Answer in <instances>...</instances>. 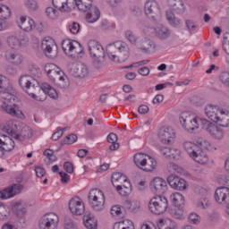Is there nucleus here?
I'll return each mask as SVG.
<instances>
[{"instance_id":"f257e3e1","label":"nucleus","mask_w":229,"mask_h":229,"mask_svg":"<svg viewBox=\"0 0 229 229\" xmlns=\"http://www.w3.org/2000/svg\"><path fill=\"white\" fill-rule=\"evenodd\" d=\"M0 89L4 93L0 97V107L5 114L11 117H21L22 111L19 106V98L10 93L12 90V84L10 80L3 75H0Z\"/></svg>"},{"instance_id":"f03ea898","label":"nucleus","mask_w":229,"mask_h":229,"mask_svg":"<svg viewBox=\"0 0 229 229\" xmlns=\"http://www.w3.org/2000/svg\"><path fill=\"white\" fill-rule=\"evenodd\" d=\"M108 58L114 62H126L130 58V47L123 41H115L106 47Z\"/></svg>"},{"instance_id":"7ed1b4c3","label":"nucleus","mask_w":229,"mask_h":229,"mask_svg":"<svg viewBox=\"0 0 229 229\" xmlns=\"http://www.w3.org/2000/svg\"><path fill=\"white\" fill-rule=\"evenodd\" d=\"M52 4L63 13H69L74 8H78L80 12H85L87 6H90V0H53Z\"/></svg>"},{"instance_id":"20e7f679","label":"nucleus","mask_w":229,"mask_h":229,"mask_svg":"<svg viewBox=\"0 0 229 229\" xmlns=\"http://www.w3.org/2000/svg\"><path fill=\"white\" fill-rule=\"evenodd\" d=\"M88 49L92 58L94 67H96V69H101V65H103V62H105L106 56L103 46L97 40H89L88 42Z\"/></svg>"},{"instance_id":"39448f33","label":"nucleus","mask_w":229,"mask_h":229,"mask_svg":"<svg viewBox=\"0 0 229 229\" xmlns=\"http://www.w3.org/2000/svg\"><path fill=\"white\" fill-rule=\"evenodd\" d=\"M89 203L95 212L105 210V193L99 189H92L88 195Z\"/></svg>"},{"instance_id":"423d86ee","label":"nucleus","mask_w":229,"mask_h":229,"mask_svg":"<svg viewBox=\"0 0 229 229\" xmlns=\"http://www.w3.org/2000/svg\"><path fill=\"white\" fill-rule=\"evenodd\" d=\"M201 121H203V119L196 117L194 114H191V113L188 112L182 113L180 116L181 124L186 131L190 132L194 131V130H198Z\"/></svg>"},{"instance_id":"0eeeda50","label":"nucleus","mask_w":229,"mask_h":229,"mask_svg":"<svg viewBox=\"0 0 229 229\" xmlns=\"http://www.w3.org/2000/svg\"><path fill=\"white\" fill-rule=\"evenodd\" d=\"M62 48L64 53L72 58H76L78 55L83 53V47H81V44L72 39H64L62 41Z\"/></svg>"},{"instance_id":"6e6552de","label":"nucleus","mask_w":229,"mask_h":229,"mask_svg":"<svg viewBox=\"0 0 229 229\" xmlns=\"http://www.w3.org/2000/svg\"><path fill=\"white\" fill-rule=\"evenodd\" d=\"M167 207H169V204L165 197H154L149 200L148 203V209L152 214H155L156 216L164 214V212L167 210Z\"/></svg>"},{"instance_id":"1a4fd4ad","label":"nucleus","mask_w":229,"mask_h":229,"mask_svg":"<svg viewBox=\"0 0 229 229\" xmlns=\"http://www.w3.org/2000/svg\"><path fill=\"white\" fill-rule=\"evenodd\" d=\"M200 124L207 132L215 139V140H222L225 137V131L221 127L216 125V123H211L208 120H200Z\"/></svg>"},{"instance_id":"9d476101","label":"nucleus","mask_w":229,"mask_h":229,"mask_svg":"<svg viewBox=\"0 0 229 229\" xmlns=\"http://www.w3.org/2000/svg\"><path fill=\"white\" fill-rule=\"evenodd\" d=\"M60 219L55 213L45 214L38 221L39 229H56Z\"/></svg>"},{"instance_id":"9b49d317","label":"nucleus","mask_w":229,"mask_h":229,"mask_svg":"<svg viewBox=\"0 0 229 229\" xmlns=\"http://www.w3.org/2000/svg\"><path fill=\"white\" fill-rule=\"evenodd\" d=\"M19 85L29 96L38 89V81L30 75H21L19 80Z\"/></svg>"},{"instance_id":"f8f14e48","label":"nucleus","mask_w":229,"mask_h":229,"mask_svg":"<svg viewBox=\"0 0 229 229\" xmlns=\"http://www.w3.org/2000/svg\"><path fill=\"white\" fill-rule=\"evenodd\" d=\"M41 49L47 58H56L58 55V47L51 37H47L42 40Z\"/></svg>"},{"instance_id":"ddd939ff","label":"nucleus","mask_w":229,"mask_h":229,"mask_svg":"<svg viewBox=\"0 0 229 229\" xmlns=\"http://www.w3.org/2000/svg\"><path fill=\"white\" fill-rule=\"evenodd\" d=\"M26 42H28V38L21 31H17L7 38V44L12 49H21Z\"/></svg>"},{"instance_id":"4468645a","label":"nucleus","mask_w":229,"mask_h":229,"mask_svg":"<svg viewBox=\"0 0 229 229\" xmlns=\"http://www.w3.org/2000/svg\"><path fill=\"white\" fill-rule=\"evenodd\" d=\"M215 199L220 205H225L229 216V189L227 187L217 188L215 191Z\"/></svg>"},{"instance_id":"2eb2a0df","label":"nucleus","mask_w":229,"mask_h":229,"mask_svg":"<svg viewBox=\"0 0 229 229\" xmlns=\"http://www.w3.org/2000/svg\"><path fill=\"white\" fill-rule=\"evenodd\" d=\"M158 140L162 144H171L174 141V130L171 127H161L157 134Z\"/></svg>"},{"instance_id":"dca6fc26","label":"nucleus","mask_w":229,"mask_h":229,"mask_svg":"<svg viewBox=\"0 0 229 229\" xmlns=\"http://www.w3.org/2000/svg\"><path fill=\"white\" fill-rule=\"evenodd\" d=\"M69 209L73 216H81L85 214V204L79 197L71 199L69 202Z\"/></svg>"},{"instance_id":"f3484780","label":"nucleus","mask_w":229,"mask_h":229,"mask_svg":"<svg viewBox=\"0 0 229 229\" xmlns=\"http://www.w3.org/2000/svg\"><path fill=\"white\" fill-rule=\"evenodd\" d=\"M92 3H93V0H90V4L89 5H87L86 10L81 11V12H83L84 13L85 12H87L86 21L90 24L99 21V18L101 17V12H99V9H98V7L92 5Z\"/></svg>"},{"instance_id":"a211bd4d","label":"nucleus","mask_w":229,"mask_h":229,"mask_svg":"<svg viewBox=\"0 0 229 229\" xmlns=\"http://www.w3.org/2000/svg\"><path fill=\"white\" fill-rule=\"evenodd\" d=\"M68 72L73 78H87L89 76V68L84 64H73Z\"/></svg>"},{"instance_id":"6ab92c4d","label":"nucleus","mask_w":229,"mask_h":229,"mask_svg":"<svg viewBox=\"0 0 229 229\" xmlns=\"http://www.w3.org/2000/svg\"><path fill=\"white\" fill-rule=\"evenodd\" d=\"M150 190L154 194H165L167 191V182L160 177H156L150 182Z\"/></svg>"},{"instance_id":"aec40b11","label":"nucleus","mask_w":229,"mask_h":229,"mask_svg":"<svg viewBox=\"0 0 229 229\" xmlns=\"http://www.w3.org/2000/svg\"><path fill=\"white\" fill-rule=\"evenodd\" d=\"M167 182L175 191H185L187 189V182L176 175L168 176Z\"/></svg>"},{"instance_id":"412c9836","label":"nucleus","mask_w":229,"mask_h":229,"mask_svg":"<svg viewBox=\"0 0 229 229\" xmlns=\"http://www.w3.org/2000/svg\"><path fill=\"white\" fill-rule=\"evenodd\" d=\"M2 130L15 139V135H17V132L19 131V122L15 120L8 121L2 125Z\"/></svg>"},{"instance_id":"4be33fe9","label":"nucleus","mask_w":229,"mask_h":229,"mask_svg":"<svg viewBox=\"0 0 229 229\" xmlns=\"http://www.w3.org/2000/svg\"><path fill=\"white\" fill-rule=\"evenodd\" d=\"M15 148V141L10 136L2 134L0 137V149L2 151H13Z\"/></svg>"},{"instance_id":"5701e85b","label":"nucleus","mask_w":229,"mask_h":229,"mask_svg":"<svg viewBox=\"0 0 229 229\" xmlns=\"http://www.w3.org/2000/svg\"><path fill=\"white\" fill-rule=\"evenodd\" d=\"M5 59L13 65H21L24 58L19 52L9 50L5 53Z\"/></svg>"},{"instance_id":"b1692460","label":"nucleus","mask_w":229,"mask_h":229,"mask_svg":"<svg viewBox=\"0 0 229 229\" xmlns=\"http://www.w3.org/2000/svg\"><path fill=\"white\" fill-rule=\"evenodd\" d=\"M144 10L146 15L152 18L155 17L157 13H160V7H158V4L153 0L146 2Z\"/></svg>"},{"instance_id":"393cba45","label":"nucleus","mask_w":229,"mask_h":229,"mask_svg":"<svg viewBox=\"0 0 229 229\" xmlns=\"http://www.w3.org/2000/svg\"><path fill=\"white\" fill-rule=\"evenodd\" d=\"M220 113H221V109H219L218 106L208 105L205 107V114L207 117L213 123H216Z\"/></svg>"},{"instance_id":"a878e982","label":"nucleus","mask_w":229,"mask_h":229,"mask_svg":"<svg viewBox=\"0 0 229 229\" xmlns=\"http://www.w3.org/2000/svg\"><path fill=\"white\" fill-rule=\"evenodd\" d=\"M168 6L171 12H175L179 15L185 13V5L182 0H168Z\"/></svg>"},{"instance_id":"bb28decb","label":"nucleus","mask_w":229,"mask_h":229,"mask_svg":"<svg viewBox=\"0 0 229 229\" xmlns=\"http://www.w3.org/2000/svg\"><path fill=\"white\" fill-rule=\"evenodd\" d=\"M138 47L143 51V53H151L155 49V43L148 38H142L138 42Z\"/></svg>"},{"instance_id":"cd10ccee","label":"nucleus","mask_w":229,"mask_h":229,"mask_svg":"<svg viewBox=\"0 0 229 229\" xmlns=\"http://www.w3.org/2000/svg\"><path fill=\"white\" fill-rule=\"evenodd\" d=\"M19 27L21 28V30H23V31L30 32L35 30L36 25L33 19L21 17L20 20Z\"/></svg>"},{"instance_id":"c85d7f7f","label":"nucleus","mask_w":229,"mask_h":229,"mask_svg":"<svg viewBox=\"0 0 229 229\" xmlns=\"http://www.w3.org/2000/svg\"><path fill=\"white\" fill-rule=\"evenodd\" d=\"M197 164H201V165H205V164H208V155L201 148H198L191 157Z\"/></svg>"},{"instance_id":"c756f323","label":"nucleus","mask_w":229,"mask_h":229,"mask_svg":"<svg viewBox=\"0 0 229 229\" xmlns=\"http://www.w3.org/2000/svg\"><path fill=\"white\" fill-rule=\"evenodd\" d=\"M160 152L165 158H173L174 160H176L178 159V157H180V150L170 148L169 147H161Z\"/></svg>"},{"instance_id":"7c9ffc66","label":"nucleus","mask_w":229,"mask_h":229,"mask_svg":"<svg viewBox=\"0 0 229 229\" xmlns=\"http://www.w3.org/2000/svg\"><path fill=\"white\" fill-rule=\"evenodd\" d=\"M216 123L218 124L219 126H222L223 128H228V126H229V112L227 110L221 109Z\"/></svg>"},{"instance_id":"2f4dec72","label":"nucleus","mask_w":229,"mask_h":229,"mask_svg":"<svg viewBox=\"0 0 229 229\" xmlns=\"http://www.w3.org/2000/svg\"><path fill=\"white\" fill-rule=\"evenodd\" d=\"M170 199L176 208H183V205H185V199L183 195L180 192H175L170 196Z\"/></svg>"},{"instance_id":"473e14b6","label":"nucleus","mask_w":229,"mask_h":229,"mask_svg":"<svg viewBox=\"0 0 229 229\" xmlns=\"http://www.w3.org/2000/svg\"><path fill=\"white\" fill-rule=\"evenodd\" d=\"M116 191L120 196H130L131 193V183L130 181L123 182V184H117Z\"/></svg>"},{"instance_id":"72a5a7b5","label":"nucleus","mask_w":229,"mask_h":229,"mask_svg":"<svg viewBox=\"0 0 229 229\" xmlns=\"http://www.w3.org/2000/svg\"><path fill=\"white\" fill-rule=\"evenodd\" d=\"M29 96L33 99H36V101H46L47 93L44 89H42V86L38 84V89H35V91L30 93Z\"/></svg>"},{"instance_id":"f704fd0d","label":"nucleus","mask_w":229,"mask_h":229,"mask_svg":"<svg viewBox=\"0 0 229 229\" xmlns=\"http://www.w3.org/2000/svg\"><path fill=\"white\" fill-rule=\"evenodd\" d=\"M33 137V131L28 126H23L20 133L15 134L14 139L16 140H26V139H31Z\"/></svg>"},{"instance_id":"c9c22d12","label":"nucleus","mask_w":229,"mask_h":229,"mask_svg":"<svg viewBox=\"0 0 229 229\" xmlns=\"http://www.w3.org/2000/svg\"><path fill=\"white\" fill-rule=\"evenodd\" d=\"M111 182L114 187H117V185H123V183L128 182V177L119 172H116L112 174Z\"/></svg>"},{"instance_id":"e433bc0d","label":"nucleus","mask_w":229,"mask_h":229,"mask_svg":"<svg viewBox=\"0 0 229 229\" xmlns=\"http://www.w3.org/2000/svg\"><path fill=\"white\" fill-rule=\"evenodd\" d=\"M83 223L87 229H97L98 220L90 214H85Z\"/></svg>"},{"instance_id":"4c0bfd02","label":"nucleus","mask_w":229,"mask_h":229,"mask_svg":"<svg viewBox=\"0 0 229 229\" xmlns=\"http://www.w3.org/2000/svg\"><path fill=\"white\" fill-rule=\"evenodd\" d=\"M54 83L59 87V89H67L70 85L69 77L63 72L58 78L54 81Z\"/></svg>"},{"instance_id":"58836bf2","label":"nucleus","mask_w":229,"mask_h":229,"mask_svg":"<svg viewBox=\"0 0 229 229\" xmlns=\"http://www.w3.org/2000/svg\"><path fill=\"white\" fill-rule=\"evenodd\" d=\"M148 158V156L144 153H137L133 156V163L138 167V169H142L146 160Z\"/></svg>"},{"instance_id":"ea45409f","label":"nucleus","mask_w":229,"mask_h":229,"mask_svg":"<svg viewBox=\"0 0 229 229\" xmlns=\"http://www.w3.org/2000/svg\"><path fill=\"white\" fill-rule=\"evenodd\" d=\"M155 169H157V160L148 156V158L146 159L145 164L141 166V171L151 173Z\"/></svg>"},{"instance_id":"a19ab883","label":"nucleus","mask_w":229,"mask_h":229,"mask_svg":"<svg viewBox=\"0 0 229 229\" xmlns=\"http://www.w3.org/2000/svg\"><path fill=\"white\" fill-rule=\"evenodd\" d=\"M165 15L169 24L172 25L174 28H178V26L182 24V20H180L179 18H176L173 11L167 10L165 12Z\"/></svg>"},{"instance_id":"79ce46f5","label":"nucleus","mask_w":229,"mask_h":229,"mask_svg":"<svg viewBox=\"0 0 229 229\" xmlns=\"http://www.w3.org/2000/svg\"><path fill=\"white\" fill-rule=\"evenodd\" d=\"M183 149L185 150L186 153L191 157V158L193 157L195 154L196 150L199 148L198 146V143H193L191 141H184L182 143Z\"/></svg>"},{"instance_id":"37998d69","label":"nucleus","mask_w":229,"mask_h":229,"mask_svg":"<svg viewBox=\"0 0 229 229\" xmlns=\"http://www.w3.org/2000/svg\"><path fill=\"white\" fill-rule=\"evenodd\" d=\"M41 89H43V90H45V92H47V94L52 99H58V92H56V89H55V88H53L47 82L42 83L41 84Z\"/></svg>"},{"instance_id":"c03bdc74","label":"nucleus","mask_w":229,"mask_h":229,"mask_svg":"<svg viewBox=\"0 0 229 229\" xmlns=\"http://www.w3.org/2000/svg\"><path fill=\"white\" fill-rule=\"evenodd\" d=\"M118 138H117V134L111 132L108 134L107 136V142H109V144H111L109 146V149L111 151H117V148H119V143H117Z\"/></svg>"},{"instance_id":"a18cd8bd","label":"nucleus","mask_w":229,"mask_h":229,"mask_svg":"<svg viewBox=\"0 0 229 229\" xmlns=\"http://www.w3.org/2000/svg\"><path fill=\"white\" fill-rule=\"evenodd\" d=\"M113 229H135L133 222L130 220H123L122 222L114 223Z\"/></svg>"},{"instance_id":"49530a36","label":"nucleus","mask_w":229,"mask_h":229,"mask_svg":"<svg viewBox=\"0 0 229 229\" xmlns=\"http://www.w3.org/2000/svg\"><path fill=\"white\" fill-rule=\"evenodd\" d=\"M158 227L159 229H174L176 227V224L169 218L165 220L161 219L159 220Z\"/></svg>"},{"instance_id":"de8ad7c7","label":"nucleus","mask_w":229,"mask_h":229,"mask_svg":"<svg viewBox=\"0 0 229 229\" xmlns=\"http://www.w3.org/2000/svg\"><path fill=\"white\" fill-rule=\"evenodd\" d=\"M124 36H125L126 40H128V42H130V44H132V46H138L139 38L137 37V35H135V33H133V31L126 30L124 33Z\"/></svg>"},{"instance_id":"09e8293b","label":"nucleus","mask_w":229,"mask_h":229,"mask_svg":"<svg viewBox=\"0 0 229 229\" xmlns=\"http://www.w3.org/2000/svg\"><path fill=\"white\" fill-rule=\"evenodd\" d=\"M197 145L199 146V149H208V151H214L216 148L210 144L207 140L199 139L197 140Z\"/></svg>"},{"instance_id":"8fccbe9b","label":"nucleus","mask_w":229,"mask_h":229,"mask_svg":"<svg viewBox=\"0 0 229 229\" xmlns=\"http://www.w3.org/2000/svg\"><path fill=\"white\" fill-rule=\"evenodd\" d=\"M169 35H171V31L165 26H160L157 30V36L161 40H165V38H168Z\"/></svg>"},{"instance_id":"3c124183","label":"nucleus","mask_w":229,"mask_h":229,"mask_svg":"<svg viewBox=\"0 0 229 229\" xmlns=\"http://www.w3.org/2000/svg\"><path fill=\"white\" fill-rule=\"evenodd\" d=\"M10 15H12V11H10V7L0 4V19L2 21L10 19Z\"/></svg>"},{"instance_id":"603ef678","label":"nucleus","mask_w":229,"mask_h":229,"mask_svg":"<svg viewBox=\"0 0 229 229\" xmlns=\"http://www.w3.org/2000/svg\"><path fill=\"white\" fill-rule=\"evenodd\" d=\"M172 216L174 219H185V211H183V208H177L172 211Z\"/></svg>"},{"instance_id":"864d4df0","label":"nucleus","mask_w":229,"mask_h":229,"mask_svg":"<svg viewBox=\"0 0 229 229\" xmlns=\"http://www.w3.org/2000/svg\"><path fill=\"white\" fill-rule=\"evenodd\" d=\"M64 72L60 69V67L56 66L55 69L52 70L50 73L47 74L48 78H50L51 81H55L61 74Z\"/></svg>"},{"instance_id":"5fc2aeb1","label":"nucleus","mask_w":229,"mask_h":229,"mask_svg":"<svg viewBox=\"0 0 229 229\" xmlns=\"http://www.w3.org/2000/svg\"><path fill=\"white\" fill-rule=\"evenodd\" d=\"M76 140H78V136H76L75 134H69L64 140H61V144L62 146L65 144H74Z\"/></svg>"},{"instance_id":"6e6d98bb","label":"nucleus","mask_w":229,"mask_h":229,"mask_svg":"<svg viewBox=\"0 0 229 229\" xmlns=\"http://www.w3.org/2000/svg\"><path fill=\"white\" fill-rule=\"evenodd\" d=\"M13 212L18 216V217H22L26 214V208L22 204H16L13 208Z\"/></svg>"},{"instance_id":"4d7b16f0","label":"nucleus","mask_w":229,"mask_h":229,"mask_svg":"<svg viewBox=\"0 0 229 229\" xmlns=\"http://www.w3.org/2000/svg\"><path fill=\"white\" fill-rule=\"evenodd\" d=\"M9 198H13V194L12 193L10 187L0 191V199H8Z\"/></svg>"},{"instance_id":"13d9d810","label":"nucleus","mask_w":229,"mask_h":229,"mask_svg":"<svg viewBox=\"0 0 229 229\" xmlns=\"http://www.w3.org/2000/svg\"><path fill=\"white\" fill-rule=\"evenodd\" d=\"M64 228L65 229H78L76 224L69 216L64 217Z\"/></svg>"},{"instance_id":"bf43d9fd","label":"nucleus","mask_w":229,"mask_h":229,"mask_svg":"<svg viewBox=\"0 0 229 229\" xmlns=\"http://www.w3.org/2000/svg\"><path fill=\"white\" fill-rule=\"evenodd\" d=\"M139 203H137L136 201H130V200H127L125 202V208L128 209V210H131V212H134V210H137V208H139Z\"/></svg>"},{"instance_id":"052dcab7","label":"nucleus","mask_w":229,"mask_h":229,"mask_svg":"<svg viewBox=\"0 0 229 229\" xmlns=\"http://www.w3.org/2000/svg\"><path fill=\"white\" fill-rule=\"evenodd\" d=\"M13 197L15 196L16 194H19L22 189H24V186L22 184H13V186L9 187Z\"/></svg>"},{"instance_id":"680f3d73","label":"nucleus","mask_w":229,"mask_h":229,"mask_svg":"<svg viewBox=\"0 0 229 229\" xmlns=\"http://www.w3.org/2000/svg\"><path fill=\"white\" fill-rule=\"evenodd\" d=\"M69 30H70L71 33H72L73 35H77V33H80V23L72 22L69 26Z\"/></svg>"},{"instance_id":"e2e57ef3","label":"nucleus","mask_w":229,"mask_h":229,"mask_svg":"<svg viewBox=\"0 0 229 229\" xmlns=\"http://www.w3.org/2000/svg\"><path fill=\"white\" fill-rule=\"evenodd\" d=\"M188 219L190 223H192L193 225H198L199 224V216L196 213H191L189 215Z\"/></svg>"},{"instance_id":"0e129e2a","label":"nucleus","mask_w":229,"mask_h":229,"mask_svg":"<svg viewBox=\"0 0 229 229\" xmlns=\"http://www.w3.org/2000/svg\"><path fill=\"white\" fill-rule=\"evenodd\" d=\"M46 13L48 17H50V19H55V17H56V13H58V12L53 7H48L46 10Z\"/></svg>"},{"instance_id":"69168bd1","label":"nucleus","mask_w":229,"mask_h":229,"mask_svg":"<svg viewBox=\"0 0 229 229\" xmlns=\"http://www.w3.org/2000/svg\"><path fill=\"white\" fill-rule=\"evenodd\" d=\"M123 210H121V206H114L111 208V215L115 217V216H121Z\"/></svg>"},{"instance_id":"338daca9","label":"nucleus","mask_w":229,"mask_h":229,"mask_svg":"<svg viewBox=\"0 0 229 229\" xmlns=\"http://www.w3.org/2000/svg\"><path fill=\"white\" fill-rule=\"evenodd\" d=\"M185 24L189 31H196V28H198V25H196V23L191 20H186Z\"/></svg>"},{"instance_id":"774afa93","label":"nucleus","mask_w":229,"mask_h":229,"mask_svg":"<svg viewBox=\"0 0 229 229\" xmlns=\"http://www.w3.org/2000/svg\"><path fill=\"white\" fill-rule=\"evenodd\" d=\"M223 50L226 55H229V38H224L223 40Z\"/></svg>"}]
</instances>
